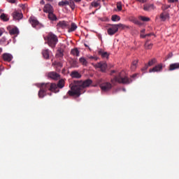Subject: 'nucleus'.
I'll use <instances>...</instances> for the list:
<instances>
[{
	"label": "nucleus",
	"instance_id": "obj_1",
	"mask_svg": "<svg viewBox=\"0 0 179 179\" xmlns=\"http://www.w3.org/2000/svg\"><path fill=\"white\" fill-rule=\"evenodd\" d=\"M93 83V80L87 79L85 80H74L73 83L70 84L71 90L68 92L69 96H76L79 97L82 93L80 90L89 87Z\"/></svg>",
	"mask_w": 179,
	"mask_h": 179
},
{
	"label": "nucleus",
	"instance_id": "obj_2",
	"mask_svg": "<svg viewBox=\"0 0 179 179\" xmlns=\"http://www.w3.org/2000/svg\"><path fill=\"white\" fill-rule=\"evenodd\" d=\"M110 76H114V78L110 80L112 85H115L116 83L129 85V83H132V78H128V76L125 74V71H124L118 72L115 70H112L110 73Z\"/></svg>",
	"mask_w": 179,
	"mask_h": 179
},
{
	"label": "nucleus",
	"instance_id": "obj_3",
	"mask_svg": "<svg viewBox=\"0 0 179 179\" xmlns=\"http://www.w3.org/2000/svg\"><path fill=\"white\" fill-rule=\"evenodd\" d=\"M48 90H50V92H57V84L50 83H42L38 94L39 99H43V97H45Z\"/></svg>",
	"mask_w": 179,
	"mask_h": 179
},
{
	"label": "nucleus",
	"instance_id": "obj_4",
	"mask_svg": "<svg viewBox=\"0 0 179 179\" xmlns=\"http://www.w3.org/2000/svg\"><path fill=\"white\" fill-rule=\"evenodd\" d=\"M44 40L48 41V44L51 48H55V45H57L58 43V37L52 33H49L48 36L44 38Z\"/></svg>",
	"mask_w": 179,
	"mask_h": 179
},
{
	"label": "nucleus",
	"instance_id": "obj_5",
	"mask_svg": "<svg viewBox=\"0 0 179 179\" xmlns=\"http://www.w3.org/2000/svg\"><path fill=\"white\" fill-rule=\"evenodd\" d=\"M125 27H127V26L122 24H112L111 27L108 29V34L109 36H114V34L118 31V29H125Z\"/></svg>",
	"mask_w": 179,
	"mask_h": 179
},
{
	"label": "nucleus",
	"instance_id": "obj_6",
	"mask_svg": "<svg viewBox=\"0 0 179 179\" xmlns=\"http://www.w3.org/2000/svg\"><path fill=\"white\" fill-rule=\"evenodd\" d=\"M94 66L96 69L99 68L101 72H103V73H105L106 71H107V63L104 62H98L96 64H94Z\"/></svg>",
	"mask_w": 179,
	"mask_h": 179
},
{
	"label": "nucleus",
	"instance_id": "obj_7",
	"mask_svg": "<svg viewBox=\"0 0 179 179\" xmlns=\"http://www.w3.org/2000/svg\"><path fill=\"white\" fill-rule=\"evenodd\" d=\"M29 23H31L32 27H34L36 29H39V27L41 26V24L38 22L37 18L36 17L31 16L29 17Z\"/></svg>",
	"mask_w": 179,
	"mask_h": 179
},
{
	"label": "nucleus",
	"instance_id": "obj_8",
	"mask_svg": "<svg viewBox=\"0 0 179 179\" xmlns=\"http://www.w3.org/2000/svg\"><path fill=\"white\" fill-rule=\"evenodd\" d=\"M100 87L103 92H108V90H111L113 85L111 83L108 82H105L103 83L100 84Z\"/></svg>",
	"mask_w": 179,
	"mask_h": 179
},
{
	"label": "nucleus",
	"instance_id": "obj_9",
	"mask_svg": "<svg viewBox=\"0 0 179 179\" xmlns=\"http://www.w3.org/2000/svg\"><path fill=\"white\" fill-rule=\"evenodd\" d=\"M48 78L52 80H58L61 79V76L55 71H50L48 73Z\"/></svg>",
	"mask_w": 179,
	"mask_h": 179
},
{
	"label": "nucleus",
	"instance_id": "obj_10",
	"mask_svg": "<svg viewBox=\"0 0 179 179\" xmlns=\"http://www.w3.org/2000/svg\"><path fill=\"white\" fill-rule=\"evenodd\" d=\"M57 29H68L69 27V22L66 21H59L57 24Z\"/></svg>",
	"mask_w": 179,
	"mask_h": 179
},
{
	"label": "nucleus",
	"instance_id": "obj_11",
	"mask_svg": "<svg viewBox=\"0 0 179 179\" xmlns=\"http://www.w3.org/2000/svg\"><path fill=\"white\" fill-rule=\"evenodd\" d=\"M56 87H57V90L55 92H53L54 93H58V92H59V89H64V87H65V80L64 79H60L57 85L56 84Z\"/></svg>",
	"mask_w": 179,
	"mask_h": 179
},
{
	"label": "nucleus",
	"instance_id": "obj_12",
	"mask_svg": "<svg viewBox=\"0 0 179 179\" xmlns=\"http://www.w3.org/2000/svg\"><path fill=\"white\" fill-rule=\"evenodd\" d=\"M2 58L6 62H10V61L13 59V56L10 55V53H3L2 55Z\"/></svg>",
	"mask_w": 179,
	"mask_h": 179
},
{
	"label": "nucleus",
	"instance_id": "obj_13",
	"mask_svg": "<svg viewBox=\"0 0 179 179\" xmlns=\"http://www.w3.org/2000/svg\"><path fill=\"white\" fill-rule=\"evenodd\" d=\"M43 12H45V13H51L54 12V8L50 4H46L44 6Z\"/></svg>",
	"mask_w": 179,
	"mask_h": 179
},
{
	"label": "nucleus",
	"instance_id": "obj_14",
	"mask_svg": "<svg viewBox=\"0 0 179 179\" xmlns=\"http://www.w3.org/2000/svg\"><path fill=\"white\" fill-rule=\"evenodd\" d=\"M13 17L15 20H20V19H22L23 17V14L22 13L15 11L13 13Z\"/></svg>",
	"mask_w": 179,
	"mask_h": 179
},
{
	"label": "nucleus",
	"instance_id": "obj_15",
	"mask_svg": "<svg viewBox=\"0 0 179 179\" xmlns=\"http://www.w3.org/2000/svg\"><path fill=\"white\" fill-rule=\"evenodd\" d=\"M162 69H163V65L158 64V65L155 66L154 68L150 69L149 70V72L150 73H152V72H160V71H162Z\"/></svg>",
	"mask_w": 179,
	"mask_h": 179
},
{
	"label": "nucleus",
	"instance_id": "obj_16",
	"mask_svg": "<svg viewBox=\"0 0 179 179\" xmlns=\"http://www.w3.org/2000/svg\"><path fill=\"white\" fill-rule=\"evenodd\" d=\"M159 17L162 22H165V20H167V19L170 17V15H169V13L163 12L160 14Z\"/></svg>",
	"mask_w": 179,
	"mask_h": 179
},
{
	"label": "nucleus",
	"instance_id": "obj_17",
	"mask_svg": "<svg viewBox=\"0 0 179 179\" xmlns=\"http://www.w3.org/2000/svg\"><path fill=\"white\" fill-rule=\"evenodd\" d=\"M98 54L101 55L102 58H108V57H110V54L107 52H104L102 49L99 50Z\"/></svg>",
	"mask_w": 179,
	"mask_h": 179
},
{
	"label": "nucleus",
	"instance_id": "obj_18",
	"mask_svg": "<svg viewBox=\"0 0 179 179\" xmlns=\"http://www.w3.org/2000/svg\"><path fill=\"white\" fill-rule=\"evenodd\" d=\"M67 29H69L68 30L69 33H72V31H75V30L78 29V25H76L75 22H72L71 24V27L69 26V27H67Z\"/></svg>",
	"mask_w": 179,
	"mask_h": 179
},
{
	"label": "nucleus",
	"instance_id": "obj_19",
	"mask_svg": "<svg viewBox=\"0 0 179 179\" xmlns=\"http://www.w3.org/2000/svg\"><path fill=\"white\" fill-rule=\"evenodd\" d=\"M143 10L147 12H150V10H155V5L153 4H147L143 7Z\"/></svg>",
	"mask_w": 179,
	"mask_h": 179
},
{
	"label": "nucleus",
	"instance_id": "obj_20",
	"mask_svg": "<svg viewBox=\"0 0 179 179\" xmlns=\"http://www.w3.org/2000/svg\"><path fill=\"white\" fill-rule=\"evenodd\" d=\"M48 17L49 20H52V22H56V20H58V18L57 17V15L54 14V12L49 13L48 15Z\"/></svg>",
	"mask_w": 179,
	"mask_h": 179
},
{
	"label": "nucleus",
	"instance_id": "obj_21",
	"mask_svg": "<svg viewBox=\"0 0 179 179\" xmlns=\"http://www.w3.org/2000/svg\"><path fill=\"white\" fill-rule=\"evenodd\" d=\"M42 55L45 59H48L50 58V50L45 49L42 51Z\"/></svg>",
	"mask_w": 179,
	"mask_h": 179
},
{
	"label": "nucleus",
	"instance_id": "obj_22",
	"mask_svg": "<svg viewBox=\"0 0 179 179\" xmlns=\"http://www.w3.org/2000/svg\"><path fill=\"white\" fill-rule=\"evenodd\" d=\"M71 78H76V79H80V78H82V75H80V73H79V72L78 71L71 72Z\"/></svg>",
	"mask_w": 179,
	"mask_h": 179
},
{
	"label": "nucleus",
	"instance_id": "obj_23",
	"mask_svg": "<svg viewBox=\"0 0 179 179\" xmlns=\"http://www.w3.org/2000/svg\"><path fill=\"white\" fill-rule=\"evenodd\" d=\"M176 69H179V63H173L170 64L169 71H176Z\"/></svg>",
	"mask_w": 179,
	"mask_h": 179
},
{
	"label": "nucleus",
	"instance_id": "obj_24",
	"mask_svg": "<svg viewBox=\"0 0 179 179\" xmlns=\"http://www.w3.org/2000/svg\"><path fill=\"white\" fill-rule=\"evenodd\" d=\"M56 57H57V58H62V57H64V49L60 48L57 50Z\"/></svg>",
	"mask_w": 179,
	"mask_h": 179
},
{
	"label": "nucleus",
	"instance_id": "obj_25",
	"mask_svg": "<svg viewBox=\"0 0 179 179\" xmlns=\"http://www.w3.org/2000/svg\"><path fill=\"white\" fill-rule=\"evenodd\" d=\"M71 55H74L75 57H79V50L78 48H74L71 50Z\"/></svg>",
	"mask_w": 179,
	"mask_h": 179
},
{
	"label": "nucleus",
	"instance_id": "obj_26",
	"mask_svg": "<svg viewBox=\"0 0 179 179\" xmlns=\"http://www.w3.org/2000/svg\"><path fill=\"white\" fill-rule=\"evenodd\" d=\"M0 19L3 20V22H8V20H9V17H8V15L5 13H2L0 15Z\"/></svg>",
	"mask_w": 179,
	"mask_h": 179
},
{
	"label": "nucleus",
	"instance_id": "obj_27",
	"mask_svg": "<svg viewBox=\"0 0 179 179\" xmlns=\"http://www.w3.org/2000/svg\"><path fill=\"white\" fill-rule=\"evenodd\" d=\"M79 62H80V64H82V65H83L84 66H87V60H86V59H85V57H80L79 59Z\"/></svg>",
	"mask_w": 179,
	"mask_h": 179
},
{
	"label": "nucleus",
	"instance_id": "obj_28",
	"mask_svg": "<svg viewBox=\"0 0 179 179\" xmlns=\"http://www.w3.org/2000/svg\"><path fill=\"white\" fill-rule=\"evenodd\" d=\"M9 33L11 36H13L15 34H17L19 33V29L17 28H13L9 31Z\"/></svg>",
	"mask_w": 179,
	"mask_h": 179
},
{
	"label": "nucleus",
	"instance_id": "obj_29",
	"mask_svg": "<svg viewBox=\"0 0 179 179\" xmlns=\"http://www.w3.org/2000/svg\"><path fill=\"white\" fill-rule=\"evenodd\" d=\"M153 47V43H149V41H147L145 43V48L146 50H152V48Z\"/></svg>",
	"mask_w": 179,
	"mask_h": 179
},
{
	"label": "nucleus",
	"instance_id": "obj_30",
	"mask_svg": "<svg viewBox=\"0 0 179 179\" xmlns=\"http://www.w3.org/2000/svg\"><path fill=\"white\" fill-rule=\"evenodd\" d=\"M136 66H138V60H134L131 64V70L135 71V69H136Z\"/></svg>",
	"mask_w": 179,
	"mask_h": 179
},
{
	"label": "nucleus",
	"instance_id": "obj_31",
	"mask_svg": "<svg viewBox=\"0 0 179 179\" xmlns=\"http://www.w3.org/2000/svg\"><path fill=\"white\" fill-rule=\"evenodd\" d=\"M112 22H119V20H121V17L117 15H112L111 17Z\"/></svg>",
	"mask_w": 179,
	"mask_h": 179
},
{
	"label": "nucleus",
	"instance_id": "obj_32",
	"mask_svg": "<svg viewBox=\"0 0 179 179\" xmlns=\"http://www.w3.org/2000/svg\"><path fill=\"white\" fill-rule=\"evenodd\" d=\"M91 6L94 8H98V6H100V0H96V1H92L91 3Z\"/></svg>",
	"mask_w": 179,
	"mask_h": 179
},
{
	"label": "nucleus",
	"instance_id": "obj_33",
	"mask_svg": "<svg viewBox=\"0 0 179 179\" xmlns=\"http://www.w3.org/2000/svg\"><path fill=\"white\" fill-rule=\"evenodd\" d=\"M138 19H140V20H142V22H150V18H149L148 17H145V16H139Z\"/></svg>",
	"mask_w": 179,
	"mask_h": 179
},
{
	"label": "nucleus",
	"instance_id": "obj_34",
	"mask_svg": "<svg viewBox=\"0 0 179 179\" xmlns=\"http://www.w3.org/2000/svg\"><path fill=\"white\" fill-rule=\"evenodd\" d=\"M69 0L62 1H59L58 3L59 6H66V5H69Z\"/></svg>",
	"mask_w": 179,
	"mask_h": 179
},
{
	"label": "nucleus",
	"instance_id": "obj_35",
	"mask_svg": "<svg viewBox=\"0 0 179 179\" xmlns=\"http://www.w3.org/2000/svg\"><path fill=\"white\" fill-rule=\"evenodd\" d=\"M70 8L73 10L75 9V1L73 0H69V4Z\"/></svg>",
	"mask_w": 179,
	"mask_h": 179
},
{
	"label": "nucleus",
	"instance_id": "obj_36",
	"mask_svg": "<svg viewBox=\"0 0 179 179\" xmlns=\"http://www.w3.org/2000/svg\"><path fill=\"white\" fill-rule=\"evenodd\" d=\"M156 64V59H152L150 61L148 62V64H147L148 66H152Z\"/></svg>",
	"mask_w": 179,
	"mask_h": 179
},
{
	"label": "nucleus",
	"instance_id": "obj_37",
	"mask_svg": "<svg viewBox=\"0 0 179 179\" xmlns=\"http://www.w3.org/2000/svg\"><path fill=\"white\" fill-rule=\"evenodd\" d=\"M6 43V37L3 36L0 39V45H3Z\"/></svg>",
	"mask_w": 179,
	"mask_h": 179
},
{
	"label": "nucleus",
	"instance_id": "obj_38",
	"mask_svg": "<svg viewBox=\"0 0 179 179\" xmlns=\"http://www.w3.org/2000/svg\"><path fill=\"white\" fill-rule=\"evenodd\" d=\"M117 9L120 12V10H122V4L121 2H117Z\"/></svg>",
	"mask_w": 179,
	"mask_h": 179
},
{
	"label": "nucleus",
	"instance_id": "obj_39",
	"mask_svg": "<svg viewBox=\"0 0 179 179\" xmlns=\"http://www.w3.org/2000/svg\"><path fill=\"white\" fill-rule=\"evenodd\" d=\"M169 8H170V6H167V5L162 6L163 10H166V9H169Z\"/></svg>",
	"mask_w": 179,
	"mask_h": 179
},
{
	"label": "nucleus",
	"instance_id": "obj_40",
	"mask_svg": "<svg viewBox=\"0 0 179 179\" xmlns=\"http://www.w3.org/2000/svg\"><path fill=\"white\" fill-rule=\"evenodd\" d=\"M3 69H5L3 66L0 65V76H1V75H2V71H3Z\"/></svg>",
	"mask_w": 179,
	"mask_h": 179
},
{
	"label": "nucleus",
	"instance_id": "obj_41",
	"mask_svg": "<svg viewBox=\"0 0 179 179\" xmlns=\"http://www.w3.org/2000/svg\"><path fill=\"white\" fill-rule=\"evenodd\" d=\"M148 68H149V66L148 64H145V66L141 69V71H146L148 70Z\"/></svg>",
	"mask_w": 179,
	"mask_h": 179
},
{
	"label": "nucleus",
	"instance_id": "obj_42",
	"mask_svg": "<svg viewBox=\"0 0 179 179\" xmlns=\"http://www.w3.org/2000/svg\"><path fill=\"white\" fill-rule=\"evenodd\" d=\"M7 2H9L10 3H15V2H16V0H7Z\"/></svg>",
	"mask_w": 179,
	"mask_h": 179
},
{
	"label": "nucleus",
	"instance_id": "obj_43",
	"mask_svg": "<svg viewBox=\"0 0 179 179\" xmlns=\"http://www.w3.org/2000/svg\"><path fill=\"white\" fill-rule=\"evenodd\" d=\"M146 37H150V36H155V34L154 33H150V34H145Z\"/></svg>",
	"mask_w": 179,
	"mask_h": 179
},
{
	"label": "nucleus",
	"instance_id": "obj_44",
	"mask_svg": "<svg viewBox=\"0 0 179 179\" xmlns=\"http://www.w3.org/2000/svg\"><path fill=\"white\" fill-rule=\"evenodd\" d=\"M134 23H135V24L141 25V22L138 21V20H135V21H134Z\"/></svg>",
	"mask_w": 179,
	"mask_h": 179
},
{
	"label": "nucleus",
	"instance_id": "obj_45",
	"mask_svg": "<svg viewBox=\"0 0 179 179\" xmlns=\"http://www.w3.org/2000/svg\"><path fill=\"white\" fill-rule=\"evenodd\" d=\"M148 0H138V2H141V3H145Z\"/></svg>",
	"mask_w": 179,
	"mask_h": 179
},
{
	"label": "nucleus",
	"instance_id": "obj_46",
	"mask_svg": "<svg viewBox=\"0 0 179 179\" xmlns=\"http://www.w3.org/2000/svg\"><path fill=\"white\" fill-rule=\"evenodd\" d=\"M140 36L141 37V38H146V35L141 34Z\"/></svg>",
	"mask_w": 179,
	"mask_h": 179
},
{
	"label": "nucleus",
	"instance_id": "obj_47",
	"mask_svg": "<svg viewBox=\"0 0 179 179\" xmlns=\"http://www.w3.org/2000/svg\"><path fill=\"white\" fill-rule=\"evenodd\" d=\"M173 57V53H169L168 55V58H171Z\"/></svg>",
	"mask_w": 179,
	"mask_h": 179
},
{
	"label": "nucleus",
	"instance_id": "obj_48",
	"mask_svg": "<svg viewBox=\"0 0 179 179\" xmlns=\"http://www.w3.org/2000/svg\"><path fill=\"white\" fill-rule=\"evenodd\" d=\"M57 66H60V67H62V64L61 62H58L57 64Z\"/></svg>",
	"mask_w": 179,
	"mask_h": 179
},
{
	"label": "nucleus",
	"instance_id": "obj_49",
	"mask_svg": "<svg viewBox=\"0 0 179 179\" xmlns=\"http://www.w3.org/2000/svg\"><path fill=\"white\" fill-rule=\"evenodd\" d=\"M40 3H41V5H44V3H45V2L44 1V0H41L40 1Z\"/></svg>",
	"mask_w": 179,
	"mask_h": 179
},
{
	"label": "nucleus",
	"instance_id": "obj_50",
	"mask_svg": "<svg viewBox=\"0 0 179 179\" xmlns=\"http://www.w3.org/2000/svg\"><path fill=\"white\" fill-rule=\"evenodd\" d=\"M178 0H169V2H177Z\"/></svg>",
	"mask_w": 179,
	"mask_h": 179
},
{
	"label": "nucleus",
	"instance_id": "obj_51",
	"mask_svg": "<svg viewBox=\"0 0 179 179\" xmlns=\"http://www.w3.org/2000/svg\"><path fill=\"white\" fill-rule=\"evenodd\" d=\"M145 31H146V29H143L141 31V33H145Z\"/></svg>",
	"mask_w": 179,
	"mask_h": 179
},
{
	"label": "nucleus",
	"instance_id": "obj_52",
	"mask_svg": "<svg viewBox=\"0 0 179 179\" xmlns=\"http://www.w3.org/2000/svg\"><path fill=\"white\" fill-rule=\"evenodd\" d=\"M136 76V74H133L131 76V78H135Z\"/></svg>",
	"mask_w": 179,
	"mask_h": 179
},
{
	"label": "nucleus",
	"instance_id": "obj_53",
	"mask_svg": "<svg viewBox=\"0 0 179 179\" xmlns=\"http://www.w3.org/2000/svg\"><path fill=\"white\" fill-rule=\"evenodd\" d=\"M75 2H80L82 0H73Z\"/></svg>",
	"mask_w": 179,
	"mask_h": 179
},
{
	"label": "nucleus",
	"instance_id": "obj_54",
	"mask_svg": "<svg viewBox=\"0 0 179 179\" xmlns=\"http://www.w3.org/2000/svg\"><path fill=\"white\" fill-rule=\"evenodd\" d=\"M84 45H85V47H87V48H89V45H87V44L84 43Z\"/></svg>",
	"mask_w": 179,
	"mask_h": 179
},
{
	"label": "nucleus",
	"instance_id": "obj_55",
	"mask_svg": "<svg viewBox=\"0 0 179 179\" xmlns=\"http://www.w3.org/2000/svg\"><path fill=\"white\" fill-rule=\"evenodd\" d=\"M94 57L93 56L90 57V59H94Z\"/></svg>",
	"mask_w": 179,
	"mask_h": 179
},
{
	"label": "nucleus",
	"instance_id": "obj_56",
	"mask_svg": "<svg viewBox=\"0 0 179 179\" xmlns=\"http://www.w3.org/2000/svg\"><path fill=\"white\" fill-rule=\"evenodd\" d=\"M2 36V30L0 29V37Z\"/></svg>",
	"mask_w": 179,
	"mask_h": 179
},
{
	"label": "nucleus",
	"instance_id": "obj_57",
	"mask_svg": "<svg viewBox=\"0 0 179 179\" xmlns=\"http://www.w3.org/2000/svg\"><path fill=\"white\" fill-rule=\"evenodd\" d=\"M1 52H2V48H0V54H1Z\"/></svg>",
	"mask_w": 179,
	"mask_h": 179
},
{
	"label": "nucleus",
	"instance_id": "obj_58",
	"mask_svg": "<svg viewBox=\"0 0 179 179\" xmlns=\"http://www.w3.org/2000/svg\"><path fill=\"white\" fill-rule=\"evenodd\" d=\"M123 92H125V89H123Z\"/></svg>",
	"mask_w": 179,
	"mask_h": 179
},
{
	"label": "nucleus",
	"instance_id": "obj_59",
	"mask_svg": "<svg viewBox=\"0 0 179 179\" xmlns=\"http://www.w3.org/2000/svg\"><path fill=\"white\" fill-rule=\"evenodd\" d=\"M102 1H104V0H102Z\"/></svg>",
	"mask_w": 179,
	"mask_h": 179
}]
</instances>
